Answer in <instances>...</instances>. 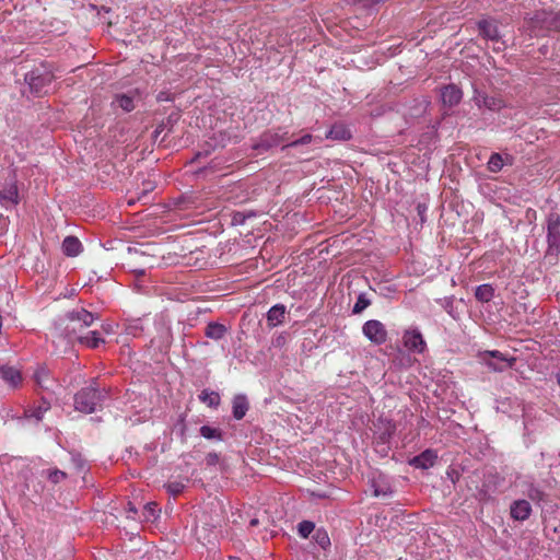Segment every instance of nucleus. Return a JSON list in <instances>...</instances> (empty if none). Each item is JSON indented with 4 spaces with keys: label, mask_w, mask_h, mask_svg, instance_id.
Returning <instances> with one entry per match:
<instances>
[{
    "label": "nucleus",
    "mask_w": 560,
    "mask_h": 560,
    "mask_svg": "<svg viewBox=\"0 0 560 560\" xmlns=\"http://www.w3.org/2000/svg\"><path fill=\"white\" fill-rule=\"evenodd\" d=\"M95 319L96 316L94 314L81 308L69 312L60 326H62V330L66 331L69 339H79V336H82L83 329L90 327Z\"/></svg>",
    "instance_id": "obj_1"
},
{
    "label": "nucleus",
    "mask_w": 560,
    "mask_h": 560,
    "mask_svg": "<svg viewBox=\"0 0 560 560\" xmlns=\"http://www.w3.org/2000/svg\"><path fill=\"white\" fill-rule=\"evenodd\" d=\"M54 79L52 72L44 66L35 68L25 74V82L36 95L47 94Z\"/></svg>",
    "instance_id": "obj_2"
},
{
    "label": "nucleus",
    "mask_w": 560,
    "mask_h": 560,
    "mask_svg": "<svg viewBox=\"0 0 560 560\" xmlns=\"http://www.w3.org/2000/svg\"><path fill=\"white\" fill-rule=\"evenodd\" d=\"M104 395L95 387L82 388L74 396V407L78 411L92 413L103 400Z\"/></svg>",
    "instance_id": "obj_3"
},
{
    "label": "nucleus",
    "mask_w": 560,
    "mask_h": 560,
    "mask_svg": "<svg viewBox=\"0 0 560 560\" xmlns=\"http://www.w3.org/2000/svg\"><path fill=\"white\" fill-rule=\"evenodd\" d=\"M478 359L480 363L488 366L492 372H503L508 368H512L515 363V358H506L498 350H488L479 352Z\"/></svg>",
    "instance_id": "obj_4"
},
{
    "label": "nucleus",
    "mask_w": 560,
    "mask_h": 560,
    "mask_svg": "<svg viewBox=\"0 0 560 560\" xmlns=\"http://www.w3.org/2000/svg\"><path fill=\"white\" fill-rule=\"evenodd\" d=\"M363 335L374 345H383L387 340L385 326L376 319H370L362 327Z\"/></svg>",
    "instance_id": "obj_5"
},
{
    "label": "nucleus",
    "mask_w": 560,
    "mask_h": 560,
    "mask_svg": "<svg viewBox=\"0 0 560 560\" xmlns=\"http://www.w3.org/2000/svg\"><path fill=\"white\" fill-rule=\"evenodd\" d=\"M19 203V190L14 179L0 184V205L9 208Z\"/></svg>",
    "instance_id": "obj_6"
},
{
    "label": "nucleus",
    "mask_w": 560,
    "mask_h": 560,
    "mask_svg": "<svg viewBox=\"0 0 560 560\" xmlns=\"http://www.w3.org/2000/svg\"><path fill=\"white\" fill-rule=\"evenodd\" d=\"M405 347L417 353H422L425 350V341L419 330H408L402 337Z\"/></svg>",
    "instance_id": "obj_7"
},
{
    "label": "nucleus",
    "mask_w": 560,
    "mask_h": 560,
    "mask_svg": "<svg viewBox=\"0 0 560 560\" xmlns=\"http://www.w3.org/2000/svg\"><path fill=\"white\" fill-rule=\"evenodd\" d=\"M550 20V13H547L546 11H538L533 16L527 19V23L532 33L535 36H538L545 28L549 27Z\"/></svg>",
    "instance_id": "obj_8"
},
{
    "label": "nucleus",
    "mask_w": 560,
    "mask_h": 560,
    "mask_svg": "<svg viewBox=\"0 0 560 560\" xmlns=\"http://www.w3.org/2000/svg\"><path fill=\"white\" fill-rule=\"evenodd\" d=\"M548 244L549 247L560 250V217L551 214L548 219Z\"/></svg>",
    "instance_id": "obj_9"
},
{
    "label": "nucleus",
    "mask_w": 560,
    "mask_h": 560,
    "mask_svg": "<svg viewBox=\"0 0 560 560\" xmlns=\"http://www.w3.org/2000/svg\"><path fill=\"white\" fill-rule=\"evenodd\" d=\"M463 97L462 90L455 84H448L441 90V100L445 106L457 105Z\"/></svg>",
    "instance_id": "obj_10"
},
{
    "label": "nucleus",
    "mask_w": 560,
    "mask_h": 560,
    "mask_svg": "<svg viewBox=\"0 0 560 560\" xmlns=\"http://www.w3.org/2000/svg\"><path fill=\"white\" fill-rule=\"evenodd\" d=\"M478 28L480 34L492 42L499 43L500 33L498 30V25L493 20H481L478 22Z\"/></svg>",
    "instance_id": "obj_11"
},
{
    "label": "nucleus",
    "mask_w": 560,
    "mask_h": 560,
    "mask_svg": "<svg viewBox=\"0 0 560 560\" xmlns=\"http://www.w3.org/2000/svg\"><path fill=\"white\" fill-rule=\"evenodd\" d=\"M438 459V455L432 450H425L420 455L413 457L410 464L416 468L428 469L432 467Z\"/></svg>",
    "instance_id": "obj_12"
},
{
    "label": "nucleus",
    "mask_w": 560,
    "mask_h": 560,
    "mask_svg": "<svg viewBox=\"0 0 560 560\" xmlns=\"http://www.w3.org/2000/svg\"><path fill=\"white\" fill-rule=\"evenodd\" d=\"M532 513V506L526 500H516L511 505V516L516 521H525Z\"/></svg>",
    "instance_id": "obj_13"
},
{
    "label": "nucleus",
    "mask_w": 560,
    "mask_h": 560,
    "mask_svg": "<svg viewBox=\"0 0 560 560\" xmlns=\"http://www.w3.org/2000/svg\"><path fill=\"white\" fill-rule=\"evenodd\" d=\"M283 138L278 132H265L257 144H255V149L267 151L272 147L279 145L282 142Z\"/></svg>",
    "instance_id": "obj_14"
},
{
    "label": "nucleus",
    "mask_w": 560,
    "mask_h": 560,
    "mask_svg": "<svg viewBox=\"0 0 560 560\" xmlns=\"http://www.w3.org/2000/svg\"><path fill=\"white\" fill-rule=\"evenodd\" d=\"M327 139L346 141L351 138V131L343 124L334 125L326 133Z\"/></svg>",
    "instance_id": "obj_15"
},
{
    "label": "nucleus",
    "mask_w": 560,
    "mask_h": 560,
    "mask_svg": "<svg viewBox=\"0 0 560 560\" xmlns=\"http://www.w3.org/2000/svg\"><path fill=\"white\" fill-rule=\"evenodd\" d=\"M62 250L69 257L78 256L82 250V244L75 236H67L62 242Z\"/></svg>",
    "instance_id": "obj_16"
},
{
    "label": "nucleus",
    "mask_w": 560,
    "mask_h": 560,
    "mask_svg": "<svg viewBox=\"0 0 560 560\" xmlns=\"http://www.w3.org/2000/svg\"><path fill=\"white\" fill-rule=\"evenodd\" d=\"M233 417L236 420H241L245 417L247 410H248V401L246 396L244 395H236L233 398Z\"/></svg>",
    "instance_id": "obj_17"
},
{
    "label": "nucleus",
    "mask_w": 560,
    "mask_h": 560,
    "mask_svg": "<svg viewBox=\"0 0 560 560\" xmlns=\"http://www.w3.org/2000/svg\"><path fill=\"white\" fill-rule=\"evenodd\" d=\"M285 307L281 304L272 306L267 313V322L269 326L276 327L284 319Z\"/></svg>",
    "instance_id": "obj_18"
},
{
    "label": "nucleus",
    "mask_w": 560,
    "mask_h": 560,
    "mask_svg": "<svg viewBox=\"0 0 560 560\" xmlns=\"http://www.w3.org/2000/svg\"><path fill=\"white\" fill-rule=\"evenodd\" d=\"M35 381L36 383L47 389V390H52L54 389V384H55V380L50 376L49 374V371L45 368H40L38 369L36 372H35Z\"/></svg>",
    "instance_id": "obj_19"
},
{
    "label": "nucleus",
    "mask_w": 560,
    "mask_h": 560,
    "mask_svg": "<svg viewBox=\"0 0 560 560\" xmlns=\"http://www.w3.org/2000/svg\"><path fill=\"white\" fill-rule=\"evenodd\" d=\"M0 373L2 378L13 387L19 385L22 380L20 371L12 366H2Z\"/></svg>",
    "instance_id": "obj_20"
},
{
    "label": "nucleus",
    "mask_w": 560,
    "mask_h": 560,
    "mask_svg": "<svg viewBox=\"0 0 560 560\" xmlns=\"http://www.w3.org/2000/svg\"><path fill=\"white\" fill-rule=\"evenodd\" d=\"M79 342L91 348L95 349L101 343H104V339L100 336V332L92 330L89 331L86 335L79 336Z\"/></svg>",
    "instance_id": "obj_21"
},
{
    "label": "nucleus",
    "mask_w": 560,
    "mask_h": 560,
    "mask_svg": "<svg viewBox=\"0 0 560 560\" xmlns=\"http://www.w3.org/2000/svg\"><path fill=\"white\" fill-rule=\"evenodd\" d=\"M161 510L155 502H148L142 510L141 521L142 522H154L160 516Z\"/></svg>",
    "instance_id": "obj_22"
},
{
    "label": "nucleus",
    "mask_w": 560,
    "mask_h": 560,
    "mask_svg": "<svg viewBox=\"0 0 560 560\" xmlns=\"http://www.w3.org/2000/svg\"><path fill=\"white\" fill-rule=\"evenodd\" d=\"M475 296L479 302L486 303L493 299L494 289L491 284L485 283L476 288Z\"/></svg>",
    "instance_id": "obj_23"
},
{
    "label": "nucleus",
    "mask_w": 560,
    "mask_h": 560,
    "mask_svg": "<svg viewBox=\"0 0 560 560\" xmlns=\"http://www.w3.org/2000/svg\"><path fill=\"white\" fill-rule=\"evenodd\" d=\"M225 332H226L225 326H223L219 323H209L207 325L206 331H205V334L208 338H211L214 340H219V339L223 338Z\"/></svg>",
    "instance_id": "obj_24"
},
{
    "label": "nucleus",
    "mask_w": 560,
    "mask_h": 560,
    "mask_svg": "<svg viewBox=\"0 0 560 560\" xmlns=\"http://www.w3.org/2000/svg\"><path fill=\"white\" fill-rule=\"evenodd\" d=\"M474 100H475V102H476V105H477L479 108H481V107H487V108H489V109H491V110H494V109H497V108H499V107H500V104H499V102H497V100H495V98H493V97H488V96H486V95H483V94H480V93L476 94V95L474 96Z\"/></svg>",
    "instance_id": "obj_25"
},
{
    "label": "nucleus",
    "mask_w": 560,
    "mask_h": 560,
    "mask_svg": "<svg viewBox=\"0 0 560 560\" xmlns=\"http://www.w3.org/2000/svg\"><path fill=\"white\" fill-rule=\"evenodd\" d=\"M373 493L375 497H387L392 494V489L383 479L374 480L372 483Z\"/></svg>",
    "instance_id": "obj_26"
},
{
    "label": "nucleus",
    "mask_w": 560,
    "mask_h": 560,
    "mask_svg": "<svg viewBox=\"0 0 560 560\" xmlns=\"http://www.w3.org/2000/svg\"><path fill=\"white\" fill-rule=\"evenodd\" d=\"M199 398L209 407H217L220 404V396L215 392L202 390Z\"/></svg>",
    "instance_id": "obj_27"
},
{
    "label": "nucleus",
    "mask_w": 560,
    "mask_h": 560,
    "mask_svg": "<svg viewBox=\"0 0 560 560\" xmlns=\"http://www.w3.org/2000/svg\"><path fill=\"white\" fill-rule=\"evenodd\" d=\"M200 434L202 438L207 440H222V432L219 429L209 427V425H202L200 428Z\"/></svg>",
    "instance_id": "obj_28"
},
{
    "label": "nucleus",
    "mask_w": 560,
    "mask_h": 560,
    "mask_svg": "<svg viewBox=\"0 0 560 560\" xmlns=\"http://www.w3.org/2000/svg\"><path fill=\"white\" fill-rule=\"evenodd\" d=\"M115 102L121 107L125 112H131L135 108L133 100L129 95L120 94L116 95Z\"/></svg>",
    "instance_id": "obj_29"
},
{
    "label": "nucleus",
    "mask_w": 560,
    "mask_h": 560,
    "mask_svg": "<svg viewBox=\"0 0 560 560\" xmlns=\"http://www.w3.org/2000/svg\"><path fill=\"white\" fill-rule=\"evenodd\" d=\"M315 524L311 521H302L298 525L299 535L303 538H307L310 534L314 530Z\"/></svg>",
    "instance_id": "obj_30"
},
{
    "label": "nucleus",
    "mask_w": 560,
    "mask_h": 560,
    "mask_svg": "<svg viewBox=\"0 0 560 560\" xmlns=\"http://www.w3.org/2000/svg\"><path fill=\"white\" fill-rule=\"evenodd\" d=\"M503 166V160L500 154L493 153L488 161V168L491 172H499Z\"/></svg>",
    "instance_id": "obj_31"
},
{
    "label": "nucleus",
    "mask_w": 560,
    "mask_h": 560,
    "mask_svg": "<svg viewBox=\"0 0 560 560\" xmlns=\"http://www.w3.org/2000/svg\"><path fill=\"white\" fill-rule=\"evenodd\" d=\"M371 304L370 300L364 295L360 294L358 300L353 306L352 312L354 314H360L363 310H365Z\"/></svg>",
    "instance_id": "obj_32"
},
{
    "label": "nucleus",
    "mask_w": 560,
    "mask_h": 560,
    "mask_svg": "<svg viewBox=\"0 0 560 560\" xmlns=\"http://www.w3.org/2000/svg\"><path fill=\"white\" fill-rule=\"evenodd\" d=\"M167 492L176 497L185 488V485L180 481H172L165 485Z\"/></svg>",
    "instance_id": "obj_33"
},
{
    "label": "nucleus",
    "mask_w": 560,
    "mask_h": 560,
    "mask_svg": "<svg viewBox=\"0 0 560 560\" xmlns=\"http://www.w3.org/2000/svg\"><path fill=\"white\" fill-rule=\"evenodd\" d=\"M526 493L530 500L536 501V502H539L544 499V492L539 488L535 487L534 485L529 486Z\"/></svg>",
    "instance_id": "obj_34"
},
{
    "label": "nucleus",
    "mask_w": 560,
    "mask_h": 560,
    "mask_svg": "<svg viewBox=\"0 0 560 560\" xmlns=\"http://www.w3.org/2000/svg\"><path fill=\"white\" fill-rule=\"evenodd\" d=\"M49 409V404L44 401L40 406H38L34 410H30V417L35 418L37 421L43 418L44 412H46Z\"/></svg>",
    "instance_id": "obj_35"
},
{
    "label": "nucleus",
    "mask_w": 560,
    "mask_h": 560,
    "mask_svg": "<svg viewBox=\"0 0 560 560\" xmlns=\"http://www.w3.org/2000/svg\"><path fill=\"white\" fill-rule=\"evenodd\" d=\"M196 536L198 540L205 542H210V532L205 526H196Z\"/></svg>",
    "instance_id": "obj_36"
},
{
    "label": "nucleus",
    "mask_w": 560,
    "mask_h": 560,
    "mask_svg": "<svg viewBox=\"0 0 560 560\" xmlns=\"http://www.w3.org/2000/svg\"><path fill=\"white\" fill-rule=\"evenodd\" d=\"M66 476H67L66 472H63L59 469H54V470L47 471L48 479L54 483L60 482L61 480H63L66 478Z\"/></svg>",
    "instance_id": "obj_37"
},
{
    "label": "nucleus",
    "mask_w": 560,
    "mask_h": 560,
    "mask_svg": "<svg viewBox=\"0 0 560 560\" xmlns=\"http://www.w3.org/2000/svg\"><path fill=\"white\" fill-rule=\"evenodd\" d=\"M315 539L317 541V544L322 547V548H326L327 546L330 545V540H329V537L328 535L326 534V532H323V530H316L315 533Z\"/></svg>",
    "instance_id": "obj_38"
},
{
    "label": "nucleus",
    "mask_w": 560,
    "mask_h": 560,
    "mask_svg": "<svg viewBox=\"0 0 560 560\" xmlns=\"http://www.w3.org/2000/svg\"><path fill=\"white\" fill-rule=\"evenodd\" d=\"M313 137L310 135V133H306L304 135L303 137H301L300 139L298 140H294L290 143H288L287 145H283L282 149H285V148H294V147H298L300 144H307L312 141Z\"/></svg>",
    "instance_id": "obj_39"
},
{
    "label": "nucleus",
    "mask_w": 560,
    "mask_h": 560,
    "mask_svg": "<svg viewBox=\"0 0 560 560\" xmlns=\"http://www.w3.org/2000/svg\"><path fill=\"white\" fill-rule=\"evenodd\" d=\"M441 305L445 308V311L454 317L453 315V305H454V299L453 296L444 298L440 300Z\"/></svg>",
    "instance_id": "obj_40"
},
{
    "label": "nucleus",
    "mask_w": 560,
    "mask_h": 560,
    "mask_svg": "<svg viewBox=\"0 0 560 560\" xmlns=\"http://www.w3.org/2000/svg\"><path fill=\"white\" fill-rule=\"evenodd\" d=\"M153 189H154V185H153V183H151V182L144 183V184H143L142 194H141V196L139 197V199H142L143 197H145V195H147L149 191L153 190Z\"/></svg>",
    "instance_id": "obj_41"
},
{
    "label": "nucleus",
    "mask_w": 560,
    "mask_h": 560,
    "mask_svg": "<svg viewBox=\"0 0 560 560\" xmlns=\"http://www.w3.org/2000/svg\"><path fill=\"white\" fill-rule=\"evenodd\" d=\"M128 517L130 518H135L138 514L136 506L131 502H128Z\"/></svg>",
    "instance_id": "obj_42"
},
{
    "label": "nucleus",
    "mask_w": 560,
    "mask_h": 560,
    "mask_svg": "<svg viewBox=\"0 0 560 560\" xmlns=\"http://www.w3.org/2000/svg\"><path fill=\"white\" fill-rule=\"evenodd\" d=\"M249 524H250V526H256L258 524V520L253 518V520H250Z\"/></svg>",
    "instance_id": "obj_43"
},
{
    "label": "nucleus",
    "mask_w": 560,
    "mask_h": 560,
    "mask_svg": "<svg viewBox=\"0 0 560 560\" xmlns=\"http://www.w3.org/2000/svg\"><path fill=\"white\" fill-rule=\"evenodd\" d=\"M158 100H159V101H165L166 98H165L164 93H160V94L158 95Z\"/></svg>",
    "instance_id": "obj_44"
},
{
    "label": "nucleus",
    "mask_w": 560,
    "mask_h": 560,
    "mask_svg": "<svg viewBox=\"0 0 560 560\" xmlns=\"http://www.w3.org/2000/svg\"><path fill=\"white\" fill-rule=\"evenodd\" d=\"M139 275H144V270L137 271Z\"/></svg>",
    "instance_id": "obj_45"
},
{
    "label": "nucleus",
    "mask_w": 560,
    "mask_h": 560,
    "mask_svg": "<svg viewBox=\"0 0 560 560\" xmlns=\"http://www.w3.org/2000/svg\"><path fill=\"white\" fill-rule=\"evenodd\" d=\"M558 384L560 385V374L558 375Z\"/></svg>",
    "instance_id": "obj_46"
}]
</instances>
